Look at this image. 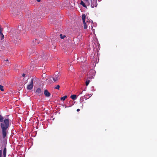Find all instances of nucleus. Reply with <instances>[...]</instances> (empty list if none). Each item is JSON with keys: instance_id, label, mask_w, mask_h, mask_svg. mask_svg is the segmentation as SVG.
Returning <instances> with one entry per match:
<instances>
[{"instance_id": "4", "label": "nucleus", "mask_w": 157, "mask_h": 157, "mask_svg": "<svg viewBox=\"0 0 157 157\" xmlns=\"http://www.w3.org/2000/svg\"><path fill=\"white\" fill-rule=\"evenodd\" d=\"M82 19L83 23L84 28L85 29H86L87 28V25L86 24V21H85V19L86 18V15L85 14H82Z\"/></svg>"}, {"instance_id": "19", "label": "nucleus", "mask_w": 157, "mask_h": 157, "mask_svg": "<svg viewBox=\"0 0 157 157\" xmlns=\"http://www.w3.org/2000/svg\"><path fill=\"white\" fill-rule=\"evenodd\" d=\"M3 29L2 28H0V34L2 33Z\"/></svg>"}, {"instance_id": "5", "label": "nucleus", "mask_w": 157, "mask_h": 157, "mask_svg": "<svg viewBox=\"0 0 157 157\" xmlns=\"http://www.w3.org/2000/svg\"><path fill=\"white\" fill-rule=\"evenodd\" d=\"M82 19L83 23L84 28L85 29H86L87 28V25L86 24V21H85V19L86 18V15L85 14H82Z\"/></svg>"}, {"instance_id": "20", "label": "nucleus", "mask_w": 157, "mask_h": 157, "mask_svg": "<svg viewBox=\"0 0 157 157\" xmlns=\"http://www.w3.org/2000/svg\"><path fill=\"white\" fill-rule=\"evenodd\" d=\"M2 151L1 150H0V157H2Z\"/></svg>"}, {"instance_id": "16", "label": "nucleus", "mask_w": 157, "mask_h": 157, "mask_svg": "<svg viewBox=\"0 0 157 157\" xmlns=\"http://www.w3.org/2000/svg\"><path fill=\"white\" fill-rule=\"evenodd\" d=\"M60 38L62 39H63L64 37H66L65 35H63L62 34H61L60 35Z\"/></svg>"}, {"instance_id": "24", "label": "nucleus", "mask_w": 157, "mask_h": 157, "mask_svg": "<svg viewBox=\"0 0 157 157\" xmlns=\"http://www.w3.org/2000/svg\"><path fill=\"white\" fill-rule=\"evenodd\" d=\"M6 61H8V59H6Z\"/></svg>"}, {"instance_id": "1", "label": "nucleus", "mask_w": 157, "mask_h": 157, "mask_svg": "<svg viewBox=\"0 0 157 157\" xmlns=\"http://www.w3.org/2000/svg\"><path fill=\"white\" fill-rule=\"evenodd\" d=\"M1 128L2 130V134L3 138L6 136V130L9 126V120L8 119H5L1 124Z\"/></svg>"}, {"instance_id": "12", "label": "nucleus", "mask_w": 157, "mask_h": 157, "mask_svg": "<svg viewBox=\"0 0 157 157\" xmlns=\"http://www.w3.org/2000/svg\"><path fill=\"white\" fill-rule=\"evenodd\" d=\"M70 97L72 99L75 100L76 99V95L75 94L72 95Z\"/></svg>"}, {"instance_id": "15", "label": "nucleus", "mask_w": 157, "mask_h": 157, "mask_svg": "<svg viewBox=\"0 0 157 157\" xmlns=\"http://www.w3.org/2000/svg\"><path fill=\"white\" fill-rule=\"evenodd\" d=\"M1 35V40H2L4 38V35L3 33L0 34Z\"/></svg>"}, {"instance_id": "25", "label": "nucleus", "mask_w": 157, "mask_h": 157, "mask_svg": "<svg viewBox=\"0 0 157 157\" xmlns=\"http://www.w3.org/2000/svg\"><path fill=\"white\" fill-rule=\"evenodd\" d=\"M82 92H81V93H80V94H82Z\"/></svg>"}, {"instance_id": "8", "label": "nucleus", "mask_w": 157, "mask_h": 157, "mask_svg": "<svg viewBox=\"0 0 157 157\" xmlns=\"http://www.w3.org/2000/svg\"><path fill=\"white\" fill-rule=\"evenodd\" d=\"M44 94L47 97H49L50 96V93L47 90H45L44 91Z\"/></svg>"}, {"instance_id": "14", "label": "nucleus", "mask_w": 157, "mask_h": 157, "mask_svg": "<svg viewBox=\"0 0 157 157\" xmlns=\"http://www.w3.org/2000/svg\"><path fill=\"white\" fill-rule=\"evenodd\" d=\"M67 98V96H65L63 97H61L60 98L61 100L64 101Z\"/></svg>"}, {"instance_id": "2", "label": "nucleus", "mask_w": 157, "mask_h": 157, "mask_svg": "<svg viewBox=\"0 0 157 157\" xmlns=\"http://www.w3.org/2000/svg\"><path fill=\"white\" fill-rule=\"evenodd\" d=\"M60 74L59 73L56 72L54 74L52 79L54 82L58 81L60 78Z\"/></svg>"}, {"instance_id": "7", "label": "nucleus", "mask_w": 157, "mask_h": 157, "mask_svg": "<svg viewBox=\"0 0 157 157\" xmlns=\"http://www.w3.org/2000/svg\"><path fill=\"white\" fill-rule=\"evenodd\" d=\"M33 79L32 78L31 79V81L29 84L27 86V89L28 90H31L33 88Z\"/></svg>"}, {"instance_id": "18", "label": "nucleus", "mask_w": 157, "mask_h": 157, "mask_svg": "<svg viewBox=\"0 0 157 157\" xmlns=\"http://www.w3.org/2000/svg\"><path fill=\"white\" fill-rule=\"evenodd\" d=\"M60 86L59 85H57L55 87V88L58 90H59V89Z\"/></svg>"}, {"instance_id": "11", "label": "nucleus", "mask_w": 157, "mask_h": 157, "mask_svg": "<svg viewBox=\"0 0 157 157\" xmlns=\"http://www.w3.org/2000/svg\"><path fill=\"white\" fill-rule=\"evenodd\" d=\"M6 147H5L3 151V155L4 157H6Z\"/></svg>"}, {"instance_id": "22", "label": "nucleus", "mask_w": 157, "mask_h": 157, "mask_svg": "<svg viewBox=\"0 0 157 157\" xmlns=\"http://www.w3.org/2000/svg\"><path fill=\"white\" fill-rule=\"evenodd\" d=\"M80 111V109H77V112H79Z\"/></svg>"}, {"instance_id": "17", "label": "nucleus", "mask_w": 157, "mask_h": 157, "mask_svg": "<svg viewBox=\"0 0 157 157\" xmlns=\"http://www.w3.org/2000/svg\"><path fill=\"white\" fill-rule=\"evenodd\" d=\"M0 90L2 91H3L4 90L3 89V86L1 85H0Z\"/></svg>"}, {"instance_id": "6", "label": "nucleus", "mask_w": 157, "mask_h": 157, "mask_svg": "<svg viewBox=\"0 0 157 157\" xmlns=\"http://www.w3.org/2000/svg\"><path fill=\"white\" fill-rule=\"evenodd\" d=\"M98 5L97 0H91L90 2V7L93 8L97 7Z\"/></svg>"}, {"instance_id": "13", "label": "nucleus", "mask_w": 157, "mask_h": 157, "mask_svg": "<svg viewBox=\"0 0 157 157\" xmlns=\"http://www.w3.org/2000/svg\"><path fill=\"white\" fill-rule=\"evenodd\" d=\"M86 21V24H87V26H88L89 25H90L91 26L92 25V22L91 21Z\"/></svg>"}, {"instance_id": "21", "label": "nucleus", "mask_w": 157, "mask_h": 157, "mask_svg": "<svg viewBox=\"0 0 157 157\" xmlns=\"http://www.w3.org/2000/svg\"><path fill=\"white\" fill-rule=\"evenodd\" d=\"M25 74H22V76L23 77H24L25 76Z\"/></svg>"}, {"instance_id": "3", "label": "nucleus", "mask_w": 157, "mask_h": 157, "mask_svg": "<svg viewBox=\"0 0 157 157\" xmlns=\"http://www.w3.org/2000/svg\"><path fill=\"white\" fill-rule=\"evenodd\" d=\"M90 0H83V1H81L80 2V4L84 7L86 8V6H90Z\"/></svg>"}, {"instance_id": "9", "label": "nucleus", "mask_w": 157, "mask_h": 157, "mask_svg": "<svg viewBox=\"0 0 157 157\" xmlns=\"http://www.w3.org/2000/svg\"><path fill=\"white\" fill-rule=\"evenodd\" d=\"M36 93L37 94H43V93H42V91L41 89L40 88H39L37 89V90H36Z\"/></svg>"}, {"instance_id": "10", "label": "nucleus", "mask_w": 157, "mask_h": 157, "mask_svg": "<svg viewBox=\"0 0 157 157\" xmlns=\"http://www.w3.org/2000/svg\"><path fill=\"white\" fill-rule=\"evenodd\" d=\"M92 77H88L87 78V80L86 81V86H88L90 82V79H91Z\"/></svg>"}, {"instance_id": "23", "label": "nucleus", "mask_w": 157, "mask_h": 157, "mask_svg": "<svg viewBox=\"0 0 157 157\" xmlns=\"http://www.w3.org/2000/svg\"><path fill=\"white\" fill-rule=\"evenodd\" d=\"M36 0L38 2H40V0Z\"/></svg>"}]
</instances>
